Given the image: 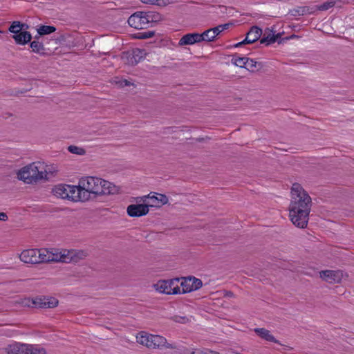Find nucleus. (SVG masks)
I'll return each instance as SVG.
<instances>
[{"instance_id":"obj_13","label":"nucleus","mask_w":354,"mask_h":354,"mask_svg":"<svg viewBox=\"0 0 354 354\" xmlns=\"http://www.w3.org/2000/svg\"><path fill=\"white\" fill-rule=\"evenodd\" d=\"M201 39H202V37L199 35L198 32H192L184 35L178 41V46H187V45H193L196 43L201 42Z\"/></svg>"},{"instance_id":"obj_2","label":"nucleus","mask_w":354,"mask_h":354,"mask_svg":"<svg viewBox=\"0 0 354 354\" xmlns=\"http://www.w3.org/2000/svg\"><path fill=\"white\" fill-rule=\"evenodd\" d=\"M102 183H104V179L94 176H86L80 178V187L83 189V197L88 198V201H89L100 196V193L103 190L101 189Z\"/></svg>"},{"instance_id":"obj_12","label":"nucleus","mask_w":354,"mask_h":354,"mask_svg":"<svg viewBox=\"0 0 354 354\" xmlns=\"http://www.w3.org/2000/svg\"><path fill=\"white\" fill-rule=\"evenodd\" d=\"M38 252H39L38 249L25 250L21 253L19 258L25 263L36 264L39 259Z\"/></svg>"},{"instance_id":"obj_46","label":"nucleus","mask_w":354,"mask_h":354,"mask_svg":"<svg viewBox=\"0 0 354 354\" xmlns=\"http://www.w3.org/2000/svg\"><path fill=\"white\" fill-rule=\"evenodd\" d=\"M295 37H298V36L296 35H292L290 37H286L285 38H282L279 41H278V44H280L283 43L285 40H288L289 39H292V38H295Z\"/></svg>"},{"instance_id":"obj_1","label":"nucleus","mask_w":354,"mask_h":354,"mask_svg":"<svg viewBox=\"0 0 354 354\" xmlns=\"http://www.w3.org/2000/svg\"><path fill=\"white\" fill-rule=\"evenodd\" d=\"M292 200L289 206V216L292 223L297 227H307L312 200L306 191L299 183H294L291 189Z\"/></svg>"},{"instance_id":"obj_38","label":"nucleus","mask_w":354,"mask_h":354,"mask_svg":"<svg viewBox=\"0 0 354 354\" xmlns=\"http://www.w3.org/2000/svg\"><path fill=\"white\" fill-rule=\"evenodd\" d=\"M191 284L193 286V291L200 289L203 286V282L200 279L192 276Z\"/></svg>"},{"instance_id":"obj_16","label":"nucleus","mask_w":354,"mask_h":354,"mask_svg":"<svg viewBox=\"0 0 354 354\" xmlns=\"http://www.w3.org/2000/svg\"><path fill=\"white\" fill-rule=\"evenodd\" d=\"M255 333L261 338L271 342L279 344L281 345L279 340L270 334V332L264 328H257L254 329Z\"/></svg>"},{"instance_id":"obj_37","label":"nucleus","mask_w":354,"mask_h":354,"mask_svg":"<svg viewBox=\"0 0 354 354\" xmlns=\"http://www.w3.org/2000/svg\"><path fill=\"white\" fill-rule=\"evenodd\" d=\"M44 348H37L32 345H28V354H46Z\"/></svg>"},{"instance_id":"obj_30","label":"nucleus","mask_w":354,"mask_h":354,"mask_svg":"<svg viewBox=\"0 0 354 354\" xmlns=\"http://www.w3.org/2000/svg\"><path fill=\"white\" fill-rule=\"evenodd\" d=\"M121 59L125 64L136 66V59H133L131 55V51H126L122 53Z\"/></svg>"},{"instance_id":"obj_44","label":"nucleus","mask_w":354,"mask_h":354,"mask_svg":"<svg viewBox=\"0 0 354 354\" xmlns=\"http://www.w3.org/2000/svg\"><path fill=\"white\" fill-rule=\"evenodd\" d=\"M118 83L121 87L128 86L131 84V83L127 80H121Z\"/></svg>"},{"instance_id":"obj_33","label":"nucleus","mask_w":354,"mask_h":354,"mask_svg":"<svg viewBox=\"0 0 354 354\" xmlns=\"http://www.w3.org/2000/svg\"><path fill=\"white\" fill-rule=\"evenodd\" d=\"M156 32L153 30H148L145 32H140L135 34L134 37L139 39H146L151 38L155 35Z\"/></svg>"},{"instance_id":"obj_7","label":"nucleus","mask_w":354,"mask_h":354,"mask_svg":"<svg viewBox=\"0 0 354 354\" xmlns=\"http://www.w3.org/2000/svg\"><path fill=\"white\" fill-rule=\"evenodd\" d=\"M79 258L74 254V251L59 252L57 250L50 249L49 250V262L71 263L77 262Z\"/></svg>"},{"instance_id":"obj_49","label":"nucleus","mask_w":354,"mask_h":354,"mask_svg":"<svg viewBox=\"0 0 354 354\" xmlns=\"http://www.w3.org/2000/svg\"><path fill=\"white\" fill-rule=\"evenodd\" d=\"M245 44H248V42H245V39H244L243 41L235 44L234 45V48H238V47H240V46H241L243 45H245Z\"/></svg>"},{"instance_id":"obj_8","label":"nucleus","mask_w":354,"mask_h":354,"mask_svg":"<svg viewBox=\"0 0 354 354\" xmlns=\"http://www.w3.org/2000/svg\"><path fill=\"white\" fill-rule=\"evenodd\" d=\"M348 277V274L344 271L340 270H322L319 272L320 277L325 281L330 283H339L342 281V279L344 277Z\"/></svg>"},{"instance_id":"obj_47","label":"nucleus","mask_w":354,"mask_h":354,"mask_svg":"<svg viewBox=\"0 0 354 354\" xmlns=\"http://www.w3.org/2000/svg\"><path fill=\"white\" fill-rule=\"evenodd\" d=\"M8 219V217L5 212H0V221H6Z\"/></svg>"},{"instance_id":"obj_19","label":"nucleus","mask_w":354,"mask_h":354,"mask_svg":"<svg viewBox=\"0 0 354 354\" xmlns=\"http://www.w3.org/2000/svg\"><path fill=\"white\" fill-rule=\"evenodd\" d=\"M316 12V8H314V6H301L298 7L297 9H293L290 11L291 15L296 16H303L308 14H315Z\"/></svg>"},{"instance_id":"obj_3","label":"nucleus","mask_w":354,"mask_h":354,"mask_svg":"<svg viewBox=\"0 0 354 354\" xmlns=\"http://www.w3.org/2000/svg\"><path fill=\"white\" fill-rule=\"evenodd\" d=\"M137 342L149 348H174L175 347L167 342V339L160 335L148 334L144 331L136 337Z\"/></svg>"},{"instance_id":"obj_22","label":"nucleus","mask_w":354,"mask_h":354,"mask_svg":"<svg viewBox=\"0 0 354 354\" xmlns=\"http://www.w3.org/2000/svg\"><path fill=\"white\" fill-rule=\"evenodd\" d=\"M273 30L269 28H266L264 30L263 36L260 37V44L269 46L272 44L275 43V38L272 37Z\"/></svg>"},{"instance_id":"obj_48","label":"nucleus","mask_w":354,"mask_h":354,"mask_svg":"<svg viewBox=\"0 0 354 354\" xmlns=\"http://www.w3.org/2000/svg\"><path fill=\"white\" fill-rule=\"evenodd\" d=\"M281 35L282 33H277V34H274V32H273V35H272V37L275 38V42L278 41H279L281 38Z\"/></svg>"},{"instance_id":"obj_32","label":"nucleus","mask_w":354,"mask_h":354,"mask_svg":"<svg viewBox=\"0 0 354 354\" xmlns=\"http://www.w3.org/2000/svg\"><path fill=\"white\" fill-rule=\"evenodd\" d=\"M131 55L133 59H136L137 64L139 62H140L142 59L145 57L146 55V52L145 49L133 48L131 50Z\"/></svg>"},{"instance_id":"obj_31","label":"nucleus","mask_w":354,"mask_h":354,"mask_svg":"<svg viewBox=\"0 0 354 354\" xmlns=\"http://www.w3.org/2000/svg\"><path fill=\"white\" fill-rule=\"evenodd\" d=\"M37 34L40 36L51 34L56 30V28L53 26H41L37 30Z\"/></svg>"},{"instance_id":"obj_29","label":"nucleus","mask_w":354,"mask_h":354,"mask_svg":"<svg viewBox=\"0 0 354 354\" xmlns=\"http://www.w3.org/2000/svg\"><path fill=\"white\" fill-rule=\"evenodd\" d=\"M199 35H201V37H202V39H201V42L203 41H207V42L213 41H214L215 38L216 37V35L214 33L212 28L206 30L201 34L199 33Z\"/></svg>"},{"instance_id":"obj_28","label":"nucleus","mask_w":354,"mask_h":354,"mask_svg":"<svg viewBox=\"0 0 354 354\" xmlns=\"http://www.w3.org/2000/svg\"><path fill=\"white\" fill-rule=\"evenodd\" d=\"M39 252L37 253V263L49 262V250L46 248L38 249Z\"/></svg>"},{"instance_id":"obj_9","label":"nucleus","mask_w":354,"mask_h":354,"mask_svg":"<svg viewBox=\"0 0 354 354\" xmlns=\"http://www.w3.org/2000/svg\"><path fill=\"white\" fill-rule=\"evenodd\" d=\"M146 19L144 11H138L129 17L127 22L131 27L136 29H145L149 27Z\"/></svg>"},{"instance_id":"obj_6","label":"nucleus","mask_w":354,"mask_h":354,"mask_svg":"<svg viewBox=\"0 0 354 354\" xmlns=\"http://www.w3.org/2000/svg\"><path fill=\"white\" fill-rule=\"evenodd\" d=\"M58 304V299L55 297L39 296L28 299V304H27V305L35 308H53L57 306Z\"/></svg>"},{"instance_id":"obj_39","label":"nucleus","mask_w":354,"mask_h":354,"mask_svg":"<svg viewBox=\"0 0 354 354\" xmlns=\"http://www.w3.org/2000/svg\"><path fill=\"white\" fill-rule=\"evenodd\" d=\"M171 319L175 322L185 324L189 321V318L185 316L174 315L171 317Z\"/></svg>"},{"instance_id":"obj_50","label":"nucleus","mask_w":354,"mask_h":354,"mask_svg":"<svg viewBox=\"0 0 354 354\" xmlns=\"http://www.w3.org/2000/svg\"><path fill=\"white\" fill-rule=\"evenodd\" d=\"M65 40V37L64 35H60L58 38L55 39L56 44L60 43L62 41Z\"/></svg>"},{"instance_id":"obj_57","label":"nucleus","mask_w":354,"mask_h":354,"mask_svg":"<svg viewBox=\"0 0 354 354\" xmlns=\"http://www.w3.org/2000/svg\"><path fill=\"white\" fill-rule=\"evenodd\" d=\"M0 32H1V31L0 30Z\"/></svg>"},{"instance_id":"obj_20","label":"nucleus","mask_w":354,"mask_h":354,"mask_svg":"<svg viewBox=\"0 0 354 354\" xmlns=\"http://www.w3.org/2000/svg\"><path fill=\"white\" fill-rule=\"evenodd\" d=\"M67 187H68V185L59 184L58 185H56L53 189V192L56 196L59 197L62 199L68 200V198L69 196V194H68L69 192H68V189Z\"/></svg>"},{"instance_id":"obj_40","label":"nucleus","mask_w":354,"mask_h":354,"mask_svg":"<svg viewBox=\"0 0 354 354\" xmlns=\"http://www.w3.org/2000/svg\"><path fill=\"white\" fill-rule=\"evenodd\" d=\"M153 4H156L159 6H166L171 3V0H153Z\"/></svg>"},{"instance_id":"obj_41","label":"nucleus","mask_w":354,"mask_h":354,"mask_svg":"<svg viewBox=\"0 0 354 354\" xmlns=\"http://www.w3.org/2000/svg\"><path fill=\"white\" fill-rule=\"evenodd\" d=\"M20 29V27H19V21H14L10 26L9 28H8V30L12 32H15L17 31L18 29Z\"/></svg>"},{"instance_id":"obj_54","label":"nucleus","mask_w":354,"mask_h":354,"mask_svg":"<svg viewBox=\"0 0 354 354\" xmlns=\"http://www.w3.org/2000/svg\"><path fill=\"white\" fill-rule=\"evenodd\" d=\"M40 35H36L35 37H34V40H39V39H40Z\"/></svg>"},{"instance_id":"obj_55","label":"nucleus","mask_w":354,"mask_h":354,"mask_svg":"<svg viewBox=\"0 0 354 354\" xmlns=\"http://www.w3.org/2000/svg\"><path fill=\"white\" fill-rule=\"evenodd\" d=\"M30 91V89H26V90H25V91H21L20 93H26V91Z\"/></svg>"},{"instance_id":"obj_21","label":"nucleus","mask_w":354,"mask_h":354,"mask_svg":"<svg viewBox=\"0 0 354 354\" xmlns=\"http://www.w3.org/2000/svg\"><path fill=\"white\" fill-rule=\"evenodd\" d=\"M30 46L31 48V51L40 55H46L48 53L46 51V48L44 47V43L42 41H39V40H33L30 41Z\"/></svg>"},{"instance_id":"obj_26","label":"nucleus","mask_w":354,"mask_h":354,"mask_svg":"<svg viewBox=\"0 0 354 354\" xmlns=\"http://www.w3.org/2000/svg\"><path fill=\"white\" fill-rule=\"evenodd\" d=\"M263 66V65L261 62H258L253 59L249 58L245 68L252 73H254L261 69Z\"/></svg>"},{"instance_id":"obj_51","label":"nucleus","mask_w":354,"mask_h":354,"mask_svg":"<svg viewBox=\"0 0 354 354\" xmlns=\"http://www.w3.org/2000/svg\"><path fill=\"white\" fill-rule=\"evenodd\" d=\"M225 296L227 297H233L234 296V295L232 291L229 290V291H226Z\"/></svg>"},{"instance_id":"obj_5","label":"nucleus","mask_w":354,"mask_h":354,"mask_svg":"<svg viewBox=\"0 0 354 354\" xmlns=\"http://www.w3.org/2000/svg\"><path fill=\"white\" fill-rule=\"evenodd\" d=\"M179 279L170 280H160L153 285L155 289L160 293L167 295L180 294V289L178 285Z\"/></svg>"},{"instance_id":"obj_18","label":"nucleus","mask_w":354,"mask_h":354,"mask_svg":"<svg viewBox=\"0 0 354 354\" xmlns=\"http://www.w3.org/2000/svg\"><path fill=\"white\" fill-rule=\"evenodd\" d=\"M12 37L19 45H26L32 39L31 33L28 31L21 32L20 35H12Z\"/></svg>"},{"instance_id":"obj_35","label":"nucleus","mask_w":354,"mask_h":354,"mask_svg":"<svg viewBox=\"0 0 354 354\" xmlns=\"http://www.w3.org/2000/svg\"><path fill=\"white\" fill-rule=\"evenodd\" d=\"M232 25H233L232 23H227V24L218 25L214 28H212V30H213V32L216 35V36H217L221 32L224 31L225 30L228 29L230 28V26Z\"/></svg>"},{"instance_id":"obj_4","label":"nucleus","mask_w":354,"mask_h":354,"mask_svg":"<svg viewBox=\"0 0 354 354\" xmlns=\"http://www.w3.org/2000/svg\"><path fill=\"white\" fill-rule=\"evenodd\" d=\"M39 162H32L22 167L17 173V178L26 183H37L44 179V172L39 171Z\"/></svg>"},{"instance_id":"obj_53","label":"nucleus","mask_w":354,"mask_h":354,"mask_svg":"<svg viewBox=\"0 0 354 354\" xmlns=\"http://www.w3.org/2000/svg\"><path fill=\"white\" fill-rule=\"evenodd\" d=\"M23 32V31L21 30V29H19V28L17 31H15V32H12V33H13V34H14L13 35H20V32Z\"/></svg>"},{"instance_id":"obj_52","label":"nucleus","mask_w":354,"mask_h":354,"mask_svg":"<svg viewBox=\"0 0 354 354\" xmlns=\"http://www.w3.org/2000/svg\"><path fill=\"white\" fill-rule=\"evenodd\" d=\"M141 2H142L143 3H146V4H153V0H140Z\"/></svg>"},{"instance_id":"obj_15","label":"nucleus","mask_w":354,"mask_h":354,"mask_svg":"<svg viewBox=\"0 0 354 354\" xmlns=\"http://www.w3.org/2000/svg\"><path fill=\"white\" fill-rule=\"evenodd\" d=\"M262 35V29L257 26H253L250 28L248 32L246 34L245 42L251 44L260 39Z\"/></svg>"},{"instance_id":"obj_56","label":"nucleus","mask_w":354,"mask_h":354,"mask_svg":"<svg viewBox=\"0 0 354 354\" xmlns=\"http://www.w3.org/2000/svg\"><path fill=\"white\" fill-rule=\"evenodd\" d=\"M204 139L203 138H198L197 140L198 142H202Z\"/></svg>"},{"instance_id":"obj_11","label":"nucleus","mask_w":354,"mask_h":354,"mask_svg":"<svg viewBox=\"0 0 354 354\" xmlns=\"http://www.w3.org/2000/svg\"><path fill=\"white\" fill-rule=\"evenodd\" d=\"M68 192L69 196L68 200L73 202H86L88 201V198L83 197V189L80 187V183L78 185H68Z\"/></svg>"},{"instance_id":"obj_23","label":"nucleus","mask_w":354,"mask_h":354,"mask_svg":"<svg viewBox=\"0 0 354 354\" xmlns=\"http://www.w3.org/2000/svg\"><path fill=\"white\" fill-rule=\"evenodd\" d=\"M144 15L146 17L148 25L152 23H158L163 19V17L157 12L154 11H144Z\"/></svg>"},{"instance_id":"obj_43","label":"nucleus","mask_w":354,"mask_h":354,"mask_svg":"<svg viewBox=\"0 0 354 354\" xmlns=\"http://www.w3.org/2000/svg\"><path fill=\"white\" fill-rule=\"evenodd\" d=\"M191 354H220L218 352L212 351L210 350H205V351H193Z\"/></svg>"},{"instance_id":"obj_17","label":"nucleus","mask_w":354,"mask_h":354,"mask_svg":"<svg viewBox=\"0 0 354 354\" xmlns=\"http://www.w3.org/2000/svg\"><path fill=\"white\" fill-rule=\"evenodd\" d=\"M8 354H28V345L16 344L6 348Z\"/></svg>"},{"instance_id":"obj_34","label":"nucleus","mask_w":354,"mask_h":354,"mask_svg":"<svg viewBox=\"0 0 354 354\" xmlns=\"http://www.w3.org/2000/svg\"><path fill=\"white\" fill-rule=\"evenodd\" d=\"M335 1H328L319 6H315L314 8H316V11H317V10L324 11V10H327L330 8H333L335 6Z\"/></svg>"},{"instance_id":"obj_14","label":"nucleus","mask_w":354,"mask_h":354,"mask_svg":"<svg viewBox=\"0 0 354 354\" xmlns=\"http://www.w3.org/2000/svg\"><path fill=\"white\" fill-rule=\"evenodd\" d=\"M145 198H147L150 200L151 203L148 204L149 207H159L168 203V198L166 195L162 194L154 193L153 195L145 196Z\"/></svg>"},{"instance_id":"obj_42","label":"nucleus","mask_w":354,"mask_h":354,"mask_svg":"<svg viewBox=\"0 0 354 354\" xmlns=\"http://www.w3.org/2000/svg\"><path fill=\"white\" fill-rule=\"evenodd\" d=\"M57 171H58L57 169H54L53 167H52V168H49L48 170H45V173L46 174H45V175L44 174V176L46 178H44V179H47L48 178H47V175L48 174H50L52 176H55L57 173Z\"/></svg>"},{"instance_id":"obj_10","label":"nucleus","mask_w":354,"mask_h":354,"mask_svg":"<svg viewBox=\"0 0 354 354\" xmlns=\"http://www.w3.org/2000/svg\"><path fill=\"white\" fill-rule=\"evenodd\" d=\"M149 212L148 204H131L127 208V213L130 217H141Z\"/></svg>"},{"instance_id":"obj_25","label":"nucleus","mask_w":354,"mask_h":354,"mask_svg":"<svg viewBox=\"0 0 354 354\" xmlns=\"http://www.w3.org/2000/svg\"><path fill=\"white\" fill-rule=\"evenodd\" d=\"M191 279L192 276L182 279V281L180 282V284L179 286L180 288H182V290H180V293L185 294L193 291V286L192 284H191Z\"/></svg>"},{"instance_id":"obj_36","label":"nucleus","mask_w":354,"mask_h":354,"mask_svg":"<svg viewBox=\"0 0 354 354\" xmlns=\"http://www.w3.org/2000/svg\"><path fill=\"white\" fill-rule=\"evenodd\" d=\"M68 150L70 153L77 155L83 156L86 153V150L82 147H79L75 145H70L68 147Z\"/></svg>"},{"instance_id":"obj_24","label":"nucleus","mask_w":354,"mask_h":354,"mask_svg":"<svg viewBox=\"0 0 354 354\" xmlns=\"http://www.w3.org/2000/svg\"><path fill=\"white\" fill-rule=\"evenodd\" d=\"M104 183H102L101 185V189H103L102 192L100 193L101 195H109V194H114L117 190L115 188V186L113 185L111 183L104 180Z\"/></svg>"},{"instance_id":"obj_45","label":"nucleus","mask_w":354,"mask_h":354,"mask_svg":"<svg viewBox=\"0 0 354 354\" xmlns=\"http://www.w3.org/2000/svg\"><path fill=\"white\" fill-rule=\"evenodd\" d=\"M19 27L22 31H26V30H27L29 28V26L27 24L19 21Z\"/></svg>"},{"instance_id":"obj_27","label":"nucleus","mask_w":354,"mask_h":354,"mask_svg":"<svg viewBox=\"0 0 354 354\" xmlns=\"http://www.w3.org/2000/svg\"><path fill=\"white\" fill-rule=\"evenodd\" d=\"M249 60V57H239L236 53L232 55V63L240 68H244L245 67V65H247V62Z\"/></svg>"}]
</instances>
